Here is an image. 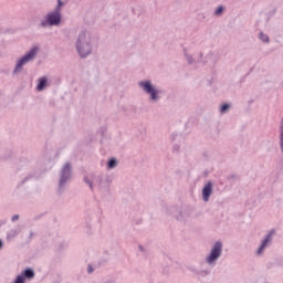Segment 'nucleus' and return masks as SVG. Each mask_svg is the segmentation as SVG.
<instances>
[{
  "instance_id": "nucleus-6",
  "label": "nucleus",
  "mask_w": 283,
  "mask_h": 283,
  "mask_svg": "<svg viewBox=\"0 0 283 283\" xmlns=\"http://www.w3.org/2000/svg\"><path fill=\"white\" fill-rule=\"evenodd\" d=\"M70 178H72V165L70 163H66L61 170V178L59 184L60 189H63L65 187Z\"/></svg>"
},
{
  "instance_id": "nucleus-4",
  "label": "nucleus",
  "mask_w": 283,
  "mask_h": 283,
  "mask_svg": "<svg viewBox=\"0 0 283 283\" xmlns=\"http://www.w3.org/2000/svg\"><path fill=\"white\" fill-rule=\"evenodd\" d=\"M139 87H142L145 94L150 95V101H153L154 103L160 101V91H158L156 86H153L151 81L139 82Z\"/></svg>"
},
{
  "instance_id": "nucleus-18",
  "label": "nucleus",
  "mask_w": 283,
  "mask_h": 283,
  "mask_svg": "<svg viewBox=\"0 0 283 283\" xmlns=\"http://www.w3.org/2000/svg\"><path fill=\"white\" fill-rule=\"evenodd\" d=\"M186 59L188 61V63H193V59L191 56H189L188 54H186Z\"/></svg>"
},
{
  "instance_id": "nucleus-23",
  "label": "nucleus",
  "mask_w": 283,
  "mask_h": 283,
  "mask_svg": "<svg viewBox=\"0 0 283 283\" xmlns=\"http://www.w3.org/2000/svg\"><path fill=\"white\" fill-rule=\"evenodd\" d=\"M139 249L143 251V247H139Z\"/></svg>"
},
{
  "instance_id": "nucleus-5",
  "label": "nucleus",
  "mask_w": 283,
  "mask_h": 283,
  "mask_svg": "<svg viewBox=\"0 0 283 283\" xmlns=\"http://www.w3.org/2000/svg\"><path fill=\"white\" fill-rule=\"evenodd\" d=\"M222 255V242L217 241L211 251L210 254L206 258L207 264H216L218 262V259Z\"/></svg>"
},
{
  "instance_id": "nucleus-10",
  "label": "nucleus",
  "mask_w": 283,
  "mask_h": 283,
  "mask_svg": "<svg viewBox=\"0 0 283 283\" xmlns=\"http://www.w3.org/2000/svg\"><path fill=\"white\" fill-rule=\"evenodd\" d=\"M22 275H24V279L32 280V277H34V270L27 269L22 272Z\"/></svg>"
},
{
  "instance_id": "nucleus-8",
  "label": "nucleus",
  "mask_w": 283,
  "mask_h": 283,
  "mask_svg": "<svg viewBox=\"0 0 283 283\" xmlns=\"http://www.w3.org/2000/svg\"><path fill=\"white\" fill-rule=\"evenodd\" d=\"M211 193H213V184L208 182L202 189V198L203 202H209V198H211Z\"/></svg>"
},
{
  "instance_id": "nucleus-21",
  "label": "nucleus",
  "mask_w": 283,
  "mask_h": 283,
  "mask_svg": "<svg viewBox=\"0 0 283 283\" xmlns=\"http://www.w3.org/2000/svg\"><path fill=\"white\" fill-rule=\"evenodd\" d=\"M92 271H94V270H92V268H91V265L88 266V273H92Z\"/></svg>"
},
{
  "instance_id": "nucleus-20",
  "label": "nucleus",
  "mask_w": 283,
  "mask_h": 283,
  "mask_svg": "<svg viewBox=\"0 0 283 283\" xmlns=\"http://www.w3.org/2000/svg\"><path fill=\"white\" fill-rule=\"evenodd\" d=\"M0 249H3V241L0 240Z\"/></svg>"
},
{
  "instance_id": "nucleus-22",
  "label": "nucleus",
  "mask_w": 283,
  "mask_h": 283,
  "mask_svg": "<svg viewBox=\"0 0 283 283\" xmlns=\"http://www.w3.org/2000/svg\"><path fill=\"white\" fill-rule=\"evenodd\" d=\"M259 35H260V36H264V33H260Z\"/></svg>"
},
{
  "instance_id": "nucleus-14",
  "label": "nucleus",
  "mask_w": 283,
  "mask_h": 283,
  "mask_svg": "<svg viewBox=\"0 0 283 283\" xmlns=\"http://www.w3.org/2000/svg\"><path fill=\"white\" fill-rule=\"evenodd\" d=\"M14 283H25V275L23 274L18 275Z\"/></svg>"
},
{
  "instance_id": "nucleus-13",
  "label": "nucleus",
  "mask_w": 283,
  "mask_h": 283,
  "mask_svg": "<svg viewBox=\"0 0 283 283\" xmlns=\"http://www.w3.org/2000/svg\"><path fill=\"white\" fill-rule=\"evenodd\" d=\"M116 165H118V163L116 161V159H111L107 164V169H114L116 167Z\"/></svg>"
},
{
  "instance_id": "nucleus-19",
  "label": "nucleus",
  "mask_w": 283,
  "mask_h": 283,
  "mask_svg": "<svg viewBox=\"0 0 283 283\" xmlns=\"http://www.w3.org/2000/svg\"><path fill=\"white\" fill-rule=\"evenodd\" d=\"M17 220H19V214L12 217V222H17Z\"/></svg>"
},
{
  "instance_id": "nucleus-7",
  "label": "nucleus",
  "mask_w": 283,
  "mask_h": 283,
  "mask_svg": "<svg viewBox=\"0 0 283 283\" xmlns=\"http://www.w3.org/2000/svg\"><path fill=\"white\" fill-rule=\"evenodd\" d=\"M273 235H275V231L273 230L266 234V237L264 238V240L262 241L258 250V255H262V253H264V249H266L269 244H271V241L273 240Z\"/></svg>"
},
{
  "instance_id": "nucleus-12",
  "label": "nucleus",
  "mask_w": 283,
  "mask_h": 283,
  "mask_svg": "<svg viewBox=\"0 0 283 283\" xmlns=\"http://www.w3.org/2000/svg\"><path fill=\"white\" fill-rule=\"evenodd\" d=\"M17 235H19V231H17V230H11V231L7 234V238H8V240H12V238H17Z\"/></svg>"
},
{
  "instance_id": "nucleus-17",
  "label": "nucleus",
  "mask_w": 283,
  "mask_h": 283,
  "mask_svg": "<svg viewBox=\"0 0 283 283\" xmlns=\"http://www.w3.org/2000/svg\"><path fill=\"white\" fill-rule=\"evenodd\" d=\"M84 180L88 185L90 189H94V186L92 185V182L90 180H87V178H85Z\"/></svg>"
},
{
  "instance_id": "nucleus-16",
  "label": "nucleus",
  "mask_w": 283,
  "mask_h": 283,
  "mask_svg": "<svg viewBox=\"0 0 283 283\" xmlns=\"http://www.w3.org/2000/svg\"><path fill=\"white\" fill-rule=\"evenodd\" d=\"M260 40L262 43H269V36H261Z\"/></svg>"
},
{
  "instance_id": "nucleus-1",
  "label": "nucleus",
  "mask_w": 283,
  "mask_h": 283,
  "mask_svg": "<svg viewBox=\"0 0 283 283\" xmlns=\"http://www.w3.org/2000/svg\"><path fill=\"white\" fill-rule=\"evenodd\" d=\"M63 6H65V2L57 0L55 9L49 12L46 14V19L41 22L42 28H48V25L51 28L54 25H61V20L63 19V15L61 14Z\"/></svg>"
},
{
  "instance_id": "nucleus-3",
  "label": "nucleus",
  "mask_w": 283,
  "mask_h": 283,
  "mask_svg": "<svg viewBox=\"0 0 283 283\" xmlns=\"http://www.w3.org/2000/svg\"><path fill=\"white\" fill-rule=\"evenodd\" d=\"M36 54H39V48L34 46L17 62L13 74H19L23 70V65H28L30 61H34Z\"/></svg>"
},
{
  "instance_id": "nucleus-2",
  "label": "nucleus",
  "mask_w": 283,
  "mask_h": 283,
  "mask_svg": "<svg viewBox=\"0 0 283 283\" xmlns=\"http://www.w3.org/2000/svg\"><path fill=\"white\" fill-rule=\"evenodd\" d=\"M76 51L82 59L92 54V40L90 38L81 36L76 41Z\"/></svg>"
},
{
  "instance_id": "nucleus-15",
  "label": "nucleus",
  "mask_w": 283,
  "mask_h": 283,
  "mask_svg": "<svg viewBox=\"0 0 283 283\" xmlns=\"http://www.w3.org/2000/svg\"><path fill=\"white\" fill-rule=\"evenodd\" d=\"M227 109H229V104L222 105L221 108H220V113L224 114V112H227Z\"/></svg>"
},
{
  "instance_id": "nucleus-11",
  "label": "nucleus",
  "mask_w": 283,
  "mask_h": 283,
  "mask_svg": "<svg viewBox=\"0 0 283 283\" xmlns=\"http://www.w3.org/2000/svg\"><path fill=\"white\" fill-rule=\"evenodd\" d=\"M224 13V7L219 6L216 11H214V17H222V14Z\"/></svg>"
},
{
  "instance_id": "nucleus-9",
  "label": "nucleus",
  "mask_w": 283,
  "mask_h": 283,
  "mask_svg": "<svg viewBox=\"0 0 283 283\" xmlns=\"http://www.w3.org/2000/svg\"><path fill=\"white\" fill-rule=\"evenodd\" d=\"M48 87V77H40L36 86L38 92H43Z\"/></svg>"
}]
</instances>
